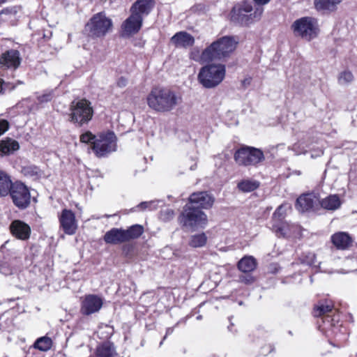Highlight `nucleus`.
<instances>
[{"mask_svg": "<svg viewBox=\"0 0 357 357\" xmlns=\"http://www.w3.org/2000/svg\"><path fill=\"white\" fill-rule=\"evenodd\" d=\"M150 109L159 113H168L182 102V97L176 91L167 87H154L146 97Z\"/></svg>", "mask_w": 357, "mask_h": 357, "instance_id": "1", "label": "nucleus"}, {"mask_svg": "<svg viewBox=\"0 0 357 357\" xmlns=\"http://www.w3.org/2000/svg\"><path fill=\"white\" fill-rule=\"evenodd\" d=\"M238 43V38L236 36H223L204 50L200 59L204 62H209L227 57L235 50Z\"/></svg>", "mask_w": 357, "mask_h": 357, "instance_id": "2", "label": "nucleus"}, {"mask_svg": "<svg viewBox=\"0 0 357 357\" xmlns=\"http://www.w3.org/2000/svg\"><path fill=\"white\" fill-rule=\"evenodd\" d=\"M252 10L250 3L243 1L232 8L231 20L242 26H248L259 20L264 12L262 7H256L253 13H252Z\"/></svg>", "mask_w": 357, "mask_h": 357, "instance_id": "3", "label": "nucleus"}, {"mask_svg": "<svg viewBox=\"0 0 357 357\" xmlns=\"http://www.w3.org/2000/svg\"><path fill=\"white\" fill-rule=\"evenodd\" d=\"M179 223L187 229L195 230L203 228L207 224V215L202 210L186 204L178 217Z\"/></svg>", "mask_w": 357, "mask_h": 357, "instance_id": "4", "label": "nucleus"}, {"mask_svg": "<svg viewBox=\"0 0 357 357\" xmlns=\"http://www.w3.org/2000/svg\"><path fill=\"white\" fill-rule=\"evenodd\" d=\"M225 72V66L224 65H206L200 69L198 74V80L204 88H215L224 79Z\"/></svg>", "mask_w": 357, "mask_h": 357, "instance_id": "5", "label": "nucleus"}, {"mask_svg": "<svg viewBox=\"0 0 357 357\" xmlns=\"http://www.w3.org/2000/svg\"><path fill=\"white\" fill-rule=\"evenodd\" d=\"M112 28V21L100 12L93 15L84 28L86 33L93 38L105 36Z\"/></svg>", "mask_w": 357, "mask_h": 357, "instance_id": "6", "label": "nucleus"}, {"mask_svg": "<svg viewBox=\"0 0 357 357\" xmlns=\"http://www.w3.org/2000/svg\"><path fill=\"white\" fill-rule=\"evenodd\" d=\"M291 28L296 36H299L307 41L316 38L319 33L317 20L310 17H303L296 20L291 24Z\"/></svg>", "mask_w": 357, "mask_h": 357, "instance_id": "7", "label": "nucleus"}, {"mask_svg": "<svg viewBox=\"0 0 357 357\" xmlns=\"http://www.w3.org/2000/svg\"><path fill=\"white\" fill-rule=\"evenodd\" d=\"M234 160L241 166H257L265 160L263 151L252 146H245L236 151Z\"/></svg>", "mask_w": 357, "mask_h": 357, "instance_id": "8", "label": "nucleus"}, {"mask_svg": "<svg viewBox=\"0 0 357 357\" xmlns=\"http://www.w3.org/2000/svg\"><path fill=\"white\" fill-rule=\"evenodd\" d=\"M116 137L114 132L100 134L93 141L91 149L96 157L105 158L116 150Z\"/></svg>", "mask_w": 357, "mask_h": 357, "instance_id": "9", "label": "nucleus"}, {"mask_svg": "<svg viewBox=\"0 0 357 357\" xmlns=\"http://www.w3.org/2000/svg\"><path fill=\"white\" fill-rule=\"evenodd\" d=\"M93 110L91 102L86 99L71 103V121L79 126L87 123L92 118Z\"/></svg>", "mask_w": 357, "mask_h": 357, "instance_id": "10", "label": "nucleus"}, {"mask_svg": "<svg viewBox=\"0 0 357 357\" xmlns=\"http://www.w3.org/2000/svg\"><path fill=\"white\" fill-rule=\"evenodd\" d=\"M10 196L14 205L19 209L26 208L31 204V194L26 185L20 181H15L12 184Z\"/></svg>", "mask_w": 357, "mask_h": 357, "instance_id": "11", "label": "nucleus"}, {"mask_svg": "<svg viewBox=\"0 0 357 357\" xmlns=\"http://www.w3.org/2000/svg\"><path fill=\"white\" fill-rule=\"evenodd\" d=\"M335 309L333 305L331 302H321L314 309V317H321V320L324 326L323 329L334 326L333 323L334 318H331L334 315Z\"/></svg>", "mask_w": 357, "mask_h": 357, "instance_id": "12", "label": "nucleus"}, {"mask_svg": "<svg viewBox=\"0 0 357 357\" xmlns=\"http://www.w3.org/2000/svg\"><path fill=\"white\" fill-rule=\"evenodd\" d=\"M214 197L206 191L192 193L189 197L188 204L199 209H208L214 203Z\"/></svg>", "mask_w": 357, "mask_h": 357, "instance_id": "13", "label": "nucleus"}, {"mask_svg": "<svg viewBox=\"0 0 357 357\" xmlns=\"http://www.w3.org/2000/svg\"><path fill=\"white\" fill-rule=\"evenodd\" d=\"M142 24L143 20L141 17L130 13V15L121 24L122 36H130L137 33Z\"/></svg>", "mask_w": 357, "mask_h": 357, "instance_id": "14", "label": "nucleus"}, {"mask_svg": "<svg viewBox=\"0 0 357 357\" xmlns=\"http://www.w3.org/2000/svg\"><path fill=\"white\" fill-rule=\"evenodd\" d=\"M295 206L302 212L315 211L319 207V199L312 194H304L296 199Z\"/></svg>", "mask_w": 357, "mask_h": 357, "instance_id": "15", "label": "nucleus"}, {"mask_svg": "<svg viewBox=\"0 0 357 357\" xmlns=\"http://www.w3.org/2000/svg\"><path fill=\"white\" fill-rule=\"evenodd\" d=\"M155 0H137L130 7V13L139 16L144 20L148 16L155 6Z\"/></svg>", "mask_w": 357, "mask_h": 357, "instance_id": "16", "label": "nucleus"}, {"mask_svg": "<svg viewBox=\"0 0 357 357\" xmlns=\"http://www.w3.org/2000/svg\"><path fill=\"white\" fill-rule=\"evenodd\" d=\"M102 306V301L96 295L89 294L85 296L82 303L81 311L85 315L98 312Z\"/></svg>", "mask_w": 357, "mask_h": 357, "instance_id": "17", "label": "nucleus"}, {"mask_svg": "<svg viewBox=\"0 0 357 357\" xmlns=\"http://www.w3.org/2000/svg\"><path fill=\"white\" fill-rule=\"evenodd\" d=\"M11 234L17 238L26 241L31 235V227L24 222L20 220H13L10 225Z\"/></svg>", "mask_w": 357, "mask_h": 357, "instance_id": "18", "label": "nucleus"}, {"mask_svg": "<svg viewBox=\"0 0 357 357\" xmlns=\"http://www.w3.org/2000/svg\"><path fill=\"white\" fill-rule=\"evenodd\" d=\"M20 53L17 50H10L2 54L0 57V66L1 68L16 69L20 64Z\"/></svg>", "mask_w": 357, "mask_h": 357, "instance_id": "19", "label": "nucleus"}, {"mask_svg": "<svg viewBox=\"0 0 357 357\" xmlns=\"http://www.w3.org/2000/svg\"><path fill=\"white\" fill-rule=\"evenodd\" d=\"M272 231L278 237L289 238L296 236L299 232V227L295 224L284 222L280 225H275Z\"/></svg>", "mask_w": 357, "mask_h": 357, "instance_id": "20", "label": "nucleus"}, {"mask_svg": "<svg viewBox=\"0 0 357 357\" xmlns=\"http://www.w3.org/2000/svg\"><path fill=\"white\" fill-rule=\"evenodd\" d=\"M333 245L337 250H347L352 244V238L349 234L344 231L336 232L331 237Z\"/></svg>", "mask_w": 357, "mask_h": 357, "instance_id": "21", "label": "nucleus"}, {"mask_svg": "<svg viewBox=\"0 0 357 357\" xmlns=\"http://www.w3.org/2000/svg\"><path fill=\"white\" fill-rule=\"evenodd\" d=\"M170 41L176 47L187 48L193 45L195 38L185 31H179L171 38Z\"/></svg>", "mask_w": 357, "mask_h": 357, "instance_id": "22", "label": "nucleus"}, {"mask_svg": "<svg viewBox=\"0 0 357 357\" xmlns=\"http://www.w3.org/2000/svg\"><path fill=\"white\" fill-rule=\"evenodd\" d=\"M104 241L109 244H120L124 242H127L126 239V235L124 229L113 228L109 231H107L104 236Z\"/></svg>", "mask_w": 357, "mask_h": 357, "instance_id": "23", "label": "nucleus"}, {"mask_svg": "<svg viewBox=\"0 0 357 357\" xmlns=\"http://www.w3.org/2000/svg\"><path fill=\"white\" fill-rule=\"evenodd\" d=\"M13 183L10 176L6 172L0 170V198L8 195Z\"/></svg>", "mask_w": 357, "mask_h": 357, "instance_id": "24", "label": "nucleus"}, {"mask_svg": "<svg viewBox=\"0 0 357 357\" xmlns=\"http://www.w3.org/2000/svg\"><path fill=\"white\" fill-rule=\"evenodd\" d=\"M116 355L114 345L110 342L100 344L96 351V357H114Z\"/></svg>", "mask_w": 357, "mask_h": 357, "instance_id": "25", "label": "nucleus"}, {"mask_svg": "<svg viewBox=\"0 0 357 357\" xmlns=\"http://www.w3.org/2000/svg\"><path fill=\"white\" fill-rule=\"evenodd\" d=\"M319 205L324 209L334 211L340 206L341 202L338 196L333 195H329L321 201L319 200Z\"/></svg>", "mask_w": 357, "mask_h": 357, "instance_id": "26", "label": "nucleus"}, {"mask_svg": "<svg viewBox=\"0 0 357 357\" xmlns=\"http://www.w3.org/2000/svg\"><path fill=\"white\" fill-rule=\"evenodd\" d=\"M256 266V259L252 256H245L238 263V269L243 273L251 272L255 269Z\"/></svg>", "mask_w": 357, "mask_h": 357, "instance_id": "27", "label": "nucleus"}, {"mask_svg": "<svg viewBox=\"0 0 357 357\" xmlns=\"http://www.w3.org/2000/svg\"><path fill=\"white\" fill-rule=\"evenodd\" d=\"M342 0H314V6L317 10L333 11Z\"/></svg>", "mask_w": 357, "mask_h": 357, "instance_id": "28", "label": "nucleus"}, {"mask_svg": "<svg viewBox=\"0 0 357 357\" xmlns=\"http://www.w3.org/2000/svg\"><path fill=\"white\" fill-rule=\"evenodd\" d=\"M19 144L15 140L9 139L6 141H1L0 143V154L1 155H9L19 149Z\"/></svg>", "mask_w": 357, "mask_h": 357, "instance_id": "29", "label": "nucleus"}, {"mask_svg": "<svg viewBox=\"0 0 357 357\" xmlns=\"http://www.w3.org/2000/svg\"><path fill=\"white\" fill-rule=\"evenodd\" d=\"M144 232V227L140 225H134L124 229L126 241L139 237Z\"/></svg>", "mask_w": 357, "mask_h": 357, "instance_id": "30", "label": "nucleus"}, {"mask_svg": "<svg viewBox=\"0 0 357 357\" xmlns=\"http://www.w3.org/2000/svg\"><path fill=\"white\" fill-rule=\"evenodd\" d=\"M285 210L284 209V206L280 205L274 212L272 216V220L271 222V230L275 228V226L277 225H280L283 223L285 218Z\"/></svg>", "mask_w": 357, "mask_h": 357, "instance_id": "31", "label": "nucleus"}, {"mask_svg": "<svg viewBox=\"0 0 357 357\" xmlns=\"http://www.w3.org/2000/svg\"><path fill=\"white\" fill-rule=\"evenodd\" d=\"M259 186V182L252 179H245L238 183L240 190L245 192H252Z\"/></svg>", "mask_w": 357, "mask_h": 357, "instance_id": "32", "label": "nucleus"}, {"mask_svg": "<svg viewBox=\"0 0 357 357\" xmlns=\"http://www.w3.org/2000/svg\"><path fill=\"white\" fill-rule=\"evenodd\" d=\"M52 345V340L50 337L43 336L38 338L33 344V347L42 351L50 350Z\"/></svg>", "mask_w": 357, "mask_h": 357, "instance_id": "33", "label": "nucleus"}, {"mask_svg": "<svg viewBox=\"0 0 357 357\" xmlns=\"http://www.w3.org/2000/svg\"><path fill=\"white\" fill-rule=\"evenodd\" d=\"M207 237L204 233L192 235L190 237L188 244L192 248H201L206 245Z\"/></svg>", "mask_w": 357, "mask_h": 357, "instance_id": "34", "label": "nucleus"}, {"mask_svg": "<svg viewBox=\"0 0 357 357\" xmlns=\"http://www.w3.org/2000/svg\"><path fill=\"white\" fill-rule=\"evenodd\" d=\"M22 173L26 177L36 180L42 176L41 170L35 165H27L22 168Z\"/></svg>", "mask_w": 357, "mask_h": 357, "instance_id": "35", "label": "nucleus"}, {"mask_svg": "<svg viewBox=\"0 0 357 357\" xmlns=\"http://www.w3.org/2000/svg\"><path fill=\"white\" fill-rule=\"evenodd\" d=\"M60 227L63 233L60 234L61 238H65V235L67 234V208H63L61 215L59 217Z\"/></svg>", "mask_w": 357, "mask_h": 357, "instance_id": "36", "label": "nucleus"}, {"mask_svg": "<svg viewBox=\"0 0 357 357\" xmlns=\"http://www.w3.org/2000/svg\"><path fill=\"white\" fill-rule=\"evenodd\" d=\"M354 79V76L351 72L344 70L342 72L338 77V82L340 84L346 85L351 82Z\"/></svg>", "mask_w": 357, "mask_h": 357, "instance_id": "37", "label": "nucleus"}, {"mask_svg": "<svg viewBox=\"0 0 357 357\" xmlns=\"http://www.w3.org/2000/svg\"><path fill=\"white\" fill-rule=\"evenodd\" d=\"M76 229L77 224L75 214L70 210H68V235L74 234Z\"/></svg>", "mask_w": 357, "mask_h": 357, "instance_id": "38", "label": "nucleus"}, {"mask_svg": "<svg viewBox=\"0 0 357 357\" xmlns=\"http://www.w3.org/2000/svg\"><path fill=\"white\" fill-rule=\"evenodd\" d=\"M98 136L94 135L91 132L87 131L80 135V142L82 143L90 144L93 146V141L96 140Z\"/></svg>", "mask_w": 357, "mask_h": 357, "instance_id": "39", "label": "nucleus"}, {"mask_svg": "<svg viewBox=\"0 0 357 357\" xmlns=\"http://www.w3.org/2000/svg\"><path fill=\"white\" fill-rule=\"evenodd\" d=\"M16 271V268L11 266L8 262H4L0 265V272L5 275H12Z\"/></svg>", "mask_w": 357, "mask_h": 357, "instance_id": "40", "label": "nucleus"}, {"mask_svg": "<svg viewBox=\"0 0 357 357\" xmlns=\"http://www.w3.org/2000/svg\"><path fill=\"white\" fill-rule=\"evenodd\" d=\"M52 97V91H46L43 95L38 96L37 97V99L40 103H44L50 101Z\"/></svg>", "mask_w": 357, "mask_h": 357, "instance_id": "41", "label": "nucleus"}, {"mask_svg": "<svg viewBox=\"0 0 357 357\" xmlns=\"http://www.w3.org/2000/svg\"><path fill=\"white\" fill-rule=\"evenodd\" d=\"M138 208H141L142 210H145L146 208H149L151 210L155 209L157 207V205L155 204V202L151 201V202H141L138 206Z\"/></svg>", "mask_w": 357, "mask_h": 357, "instance_id": "42", "label": "nucleus"}, {"mask_svg": "<svg viewBox=\"0 0 357 357\" xmlns=\"http://www.w3.org/2000/svg\"><path fill=\"white\" fill-rule=\"evenodd\" d=\"M9 127L10 124L7 120L0 119V136L6 132Z\"/></svg>", "mask_w": 357, "mask_h": 357, "instance_id": "43", "label": "nucleus"}, {"mask_svg": "<svg viewBox=\"0 0 357 357\" xmlns=\"http://www.w3.org/2000/svg\"><path fill=\"white\" fill-rule=\"evenodd\" d=\"M315 259V255L314 253L309 252L306 255V259H303V261L308 265H314Z\"/></svg>", "mask_w": 357, "mask_h": 357, "instance_id": "44", "label": "nucleus"}, {"mask_svg": "<svg viewBox=\"0 0 357 357\" xmlns=\"http://www.w3.org/2000/svg\"><path fill=\"white\" fill-rule=\"evenodd\" d=\"M240 280L241 282H245V284H250L253 282V278L250 275L249 276H241Z\"/></svg>", "mask_w": 357, "mask_h": 357, "instance_id": "45", "label": "nucleus"}, {"mask_svg": "<svg viewBox=\"0 0 357 357\" xmlns=\"http://www.w3.org/2000/svg\"><path fill=\"white\" fill-rule=\"evenodd\" d=\"M162 215H167V218L171 219L173 218L174 213L172 209L167 208L162 211Z\"/></svg>", "mask_w": 357, "mask_h": 357, "instance_id": "46", "label": "nucleus"}, {"mask_svg": "<svg viewBox=\"0 0 357 357\" xmlns=\"http://www.w3.org/2000/svg\"><path fill=\"white\" fill-rule=\"evenodd\" d=\"M253 1L258 6L257 7H261V6L267 4L271 0H253Z\"/></svg>", "mask_w": 357, "mask_h": 357, "instance_id": "47", "label": "nucleus"}, {"mask_svg": "<svg viewBox=\"0 0 357 357\" xmlns=\"http://www.w3.org/2000/svg\"><path fill=\"white\" fill-rule=\"evenodd\" d=\"M9 83H6L3 79H0V93L6 90L7 85Z\"/></svg>", "mask_w": 357, "mask_h": 357, "instance_id": "48", "label": "nucleus"}, {"mask_svg": "<svg viewBox=\"0 0 357 357\" xmlns=\"http://www.w3.org/2000/svg\"><path fill=\"white\" fill-rule=\"evenodd\" d=\"M126 84L127 80L123 77H121L117 82L118 86L120 87H124L126 85Z\"/></svg>", "mask_w": 357, "mask_h": 357, "instance_id": "49", "label": "nucleus"}, {"mask_svg": "<svg viewBox=\"0 0 357 357\" xmlns=\"http://www.w3.org/2000/svg\"><path fill=\"white\" fill-rule=\"evenodd\" d=\"M324 154V151L322 149H319L316 153H312L311 155V157L312 158H315V157H318V156H321Z\"/></svg>", "mask_w": 357, "mask_h": 357, "instance_id": "50", "label": "nucleus"}, {"mask_svg": "<svg viewBox=\"0 0 357 357\" xmlns=\"http://www.w3.org/2000/svg\"><path fill=\"white\" fill-rule=\"evenodd\" d=\"M173 331H174V328H168L166 331V335L164 337L163 340H165L168 335L172 334L173 333Z\"/></svg>", "mask_w": 357, "mask_h": 357, "instance_id": "51", "label": "nucleus"}, {"mask_svg": "<svg viewBox=\"0 0 357 357\" xmlns=\"http://www.w3.org/2000/svg\"><path fill=\"white\" fill-rule=\"evenodd\" d=\"M268 349H269V350L267 351V353H266V354H265V355H266V354H270V353H271V352H273V351H275V347H274V346H273V345H272V344H269V345L268 346Z\"/></svg>", "mask_w": 357, "mask_h": 357, "instance_id": "52", "label": "nucleus"}, {"mask_svg": "<svg viewBox=\"0 0 357 357\" xmlns=\"http://www.w3.org/2000/svg\"><path fill=\"white\" fill-rule=\"evenodd\" d=\"M23 82L18 80L16 83L13 84V86L11 87V89H15L17 84H23Z\"/></svg>", "mask_w": 357, "mask_h": 357, "instance_id": "53", "label": "nucleus"}, {"mask_svg": "<svg viewBox=\"0 0 357 357\" xmlns=\"http://www.w3.org/2000/svg\"><path fill=\"white\" fill-rule=\"evenodd\" d=\"M202 319V315H198V316L197 317V320H201Z\"/></svg>", "mask_w": 357, "mask_h": 357, "instance_id": "54", "label": "nucleus"}, {"mask_svg": "<svg viewBox=\"0 0 357 357\" xmlns=\"http://www.w3.org/2000/svg\"><path fill=\"white\" fill-rule=\"evenodd\" d=\"M8 242H6V243L3 245H1V250H2L5 247H6V245L7 244Z\"/></svg>", "mask_w": 357, "mask_h": 357, "instance_id": "55", "label": "nucleus"}, {"mask_svg": "<svg viewBox=\"0 0 357 357\" xmlns=\"http://www.w3.org/2000/svg\"><path fill=\"white\" fill-rule=\"evenodd\" d=\"M7 0H0V4L5 3Z\"/></svg>", "mask_w": 357, "mask_h": 357, "instance_id": "56", "label": "nucleus"}]
</instances>
